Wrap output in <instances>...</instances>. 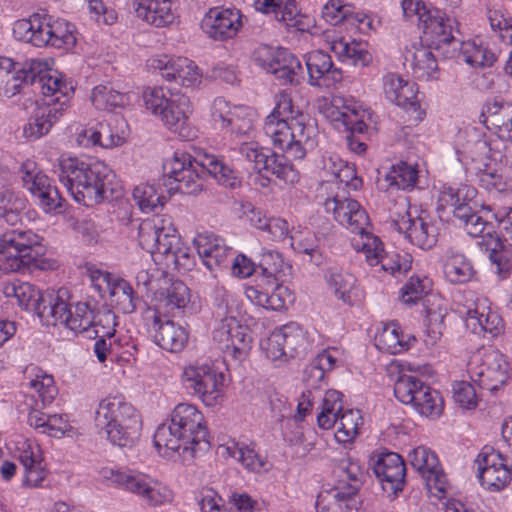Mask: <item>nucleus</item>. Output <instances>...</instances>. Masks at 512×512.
Returning a JSON list of instances; mask_svg holds the SVG:
<instances>
[{
	"mask_svg": "<svg viewBox=\"0 0 512 512\" xmlns=\"http://www.w3.org/2000/svg\"><path fill=\"white\" fill-rule=\"evenodd\" d=\"M477 196L475 187L468 184L451 186L443 184L438 190L436 208L438 213L450 211L460 221L468 235L481 238L479 245L489 252L495 273L506 279L512 271V251L504 247L495 224L488 220L490 207H485L480 215L474 212L471 203Z\"/></svg>",
	"mask_w": 512,
	"mask_h": 512,
	"instance_id": "1",
	"label": "nucleus"
},
{
	"mask_svg": "<svg viewBox=\"0 0 512 512\" xmlns=\"http://www.w3.org/2000/svg\"><path fill=\"white\" fill-rule=\"evenodd\" d=\"M53 171L79 204L90 205L117 199L123 194L122 181L104 161L62 154Z\"/></svg>",
	"mask_w": 512,
	"mask_h": 512,
	"instance_id": "2",
	"label": "nucleus"
},
{
	"mask_svg": "<svg viewBox=\"0 0 512 512\" xmlns=\"http://www.w3.org/2000/svg\"><path fill=\"white\" fill-rule=\"evenodd\" d=\"M453 147L466 173L475 176L490 193H506L510 184L503 174V153L497 142L474 126L460 128Z\"/></svg>",
	"mask_w": 512,
	"mask_h": 512,
	"instance_id": "3",
	"label": "nucleus"
},
{
	"mask_svg": "<svg viewBox=\"0 0 512 512\" xmlns=\"http://www.w3.org/2000/svg\"><path fill=\"white\" fill-rule=\"evenodd\" d=\"M274 103V108L264 119V134L274 148L294 159H303L316 145V125L295 108L288 90L276 94Z\"/></svg>",
	"mask_w": 512,
	"mask_h": 512,
	"instance_id": "4",
	"label": "nucleus"
},
{
	"mask_svg": "<svg viewBox=\"0 0 512 512\" xmlns=\"http://www.w3.org/2000/svg\"><path fill=\"white\" fill-rule=\"evenodd\" d=\"M154 446L160 456L169 460L191 458L198 450L207 449V429L204 416L190 403H180L171 413L170 422L157 427Z\"/></svg>",
	"mask_w": 512,
	"mask_h": 512,
	"instance_id": "5",
	"label": "nucleus"
},
{
	"mask_svg": "<svg viewBox=\"0 0 512 512\" xmlns=\"http://www.w3.org/2000/svg\"><path fill=\"white\" fill-rule=\"evenodd\" d=\"M204 170L222 186L235 188L240 184L237 172L217 156L204 154L196 160L178 150L164 165V185L169 193L196 195L203 189Z\"/></svg>",
	"mask_w": 512,
	"mask_h": 512,
	"instance_id": "6",
	"label": "nucleus"
},
{
	"mask_svg": "<svg viewBox=\"0 0 512 512\" xmlns=\"http://www.w3.org/2000/svg\"><path fill=\"white\" fill-rule=\"evenodd\" d=\"M39 86L43 103L24 126L27 139L36 140L49 133L52 126L60 120L70 105L74 94V84L58 70H47L40 76Z\"/></svg>",
	"mask_w": 512,
	"mask_h": 512,
	"instance_id": "7",
	"label": "nucleus"
},
{
	"mask_svg": "<svg viewBox=\"0 0 512 512\" xmlns=\"http://www.w3.org/2000/svg\"><path fill=\"white\" fill-rule=\"evenodd\" d=\"M318 112L338 131L348 132L346 138L349 151L363 155L367 145L357 139L354 134H364L368 123L373 121L374 113L363 102L353 96L335 94L330 97H320L316 101Z\"/></svg>",
	"mask_w": 512,
	"mask_h": 512,
	"instance_id": "8",
	"label": "nucleus"
},
{
	"mask_svg": "<svg viewBox=\"0 0 512 512\" xmlns=\"http://www.w3.org/2000/svg\"><path fill=\"white\" fill-rule=\"evenodd\" d=\"M95 423L107 439L119 447H131L139 439L142 420L136 408L121 393L103 397L95 411Z\"/></svg>",
	"mask_w": 512,
	"mask_h": 512,
	"instance_id": "9",
	"label": "nucleus"
},
{
	"mask_svg": "<svg viewBox=\"0 0 512 512\" xmlns=\"http://www.w3.org/2000/svg\"><path fill=\"white\" fill-rule=\"evenodd\" d=\"M259 265L263 275L255 285L246 287L245 295L255 306L266 310L282 311L293 303L292 291L281 283V278L290 270L282 255L274 250H263Z\"/></svg>",
	"mask_w": 512,
	"mask_h": 512,
	"instance_id": "10",
	"label": "nucleus"
},
{
	"mask_svg": "<svg viewBox=\"0 0 512 512\" xmlns=\"http://www.w3.org/2000/svg\"><path fill=\"white\" fill-rule=\"evenodd\" d=\"M140 246L150 254L165 255L179 271H190L195 257L188 246L181 242L170 216L160 215L143 220L138 229Z\"/></svg>",
	"mask_w": 512,
	"mask_h": 512,
	"instance_id": "11",
	"label": "nucleus"
},
{
	"mask_svg": "<svg viewBox=\"0 0 512 512\" xmlns=\"http://www.w3.org/2000/svg\"><path fill=\"white\" fill-rule=\"evenodd\" d=\"M99 475L107 485L134 495L151 508L171 505L175 500V491L168 483L137 469L103 467Z\"/></svg>",
	"mask_w": 512,
	"mask_h": 512,
	"instance_id": "12",
	"label": "nucleus"
},
{
	"mask_svg": "<svg viewBox=\"0 0 512 512\" xmlns=\"http://www.w3.org/2000/svg\"><path fill=\"white\" fill-rule=\"evenodd\" d=\"M142 97L146 110L171 133L183 140H191L197 136V130L189 122L193 109L188 96L172 92L164 86H156L146 88Z\"/></svg>",
	"mask_w": 512,
	"mask_h": 512,
	"instance_id": "13",
	"label": "nucleus"
},
{
	"mask_svg": "<svg viewBox=\"0 0 512 512\" xmlns=\"http://www.w3.org/2000/svg\"><path fill=\"white\" fill-rule=\"evenodd\" d=\"M215 300L226 316L213 331V341L226 359L237 363L245 361L251 352L253 336L249 328L241 325L233 315L238 306L237 297L224 287L215 290Z\"/></svg>",
	"mask_w": 512,
	"mask_h": 512,
	"instance_id": "14",
	"label": "nucleus"
},
{
	"mask_svg": "<svg viewBox=\"0 0 512 512\" xmlns=\"http://www.w3.org/2000/svg\"><path fill=\"white\" fill-rule=\"evenodd\" d=\"M43 239L31 230H13L0 238V268L5 273L49 267Z\"/></svg>",
	"mask_w": 512,
	"mask_h": 512,
	"instance_id": "15",
	"label": "nucleus"
},
{
	"mask_svg": "<svg viewBox=\"0 0 512 512\" xmlns=\"http://www.w3.org/2000/svg\"><path fill=\"white\" fill-rule=\"evenodd\" d=\"M432 279L426 275H413L402 286L400 299L406 305L423 301L425 312V344L434 346L441 339L444 330L446 306L444 300L431 293Z\"/></svg>",
	"mask_w": 512,
	"mask_h": 512,
	"instance_id": "16",
	"label": "nucleus"
},
{
	"mask_svg": "<svg viewBox=\"0 0 512 512\" xmlns=\"http://www.w3.org/2000/svg\"><path fill=\"white\" fill-rule=\"evenodd\" d=\"M467 372L472 381L495 392L511 378L512 366L502 351L487 346L471 353L467 362Z\"/></svg>",
	"mask_w": 512,
	"mask_h": 512,
	"instance_id": "17",
	"label": "nucleus"
},
{
	"mask_svg": "<svg viewBox=\"0 0 512 512\" xmlns=\"http://www.w3.org/2000/svg\"><path fill=\"white\" fill-rule=\"evenodd\" d=\"M181 380L185 389L206 406L217 405L224 394L225 374L209 361H196L184 367Z\"/></svg>",
	"mask_w": 512,
	"mask_h": 512,
	"instance_id": "18",
	"label": "nucleus"
},
{
	"mask_svg": "<svg viewBox=\"0 0 512 512\" xmlns=\"http://www.w3.org/2000/svg\"><path fill=\"white\" fill-rule=\"evenodd\" d=\"M49 303L50 308L46 310L48 324L62 325L75 334L83 333L86 337L92 338L91 327L95 311L88 302L70 303L68 291L61 288L51 294Z\"/></svg>",
	"mask_w": 512,
	"mask_h": 512,
	"instance_id": "19",
	"label": "nucleus"
},
{
	"mask_svg": "<svg viewBox=\"0 0 512 512\" xmlns=\"http://www.w3.org/2000/svg\"><path fill=\"white\" fill-rule=\"evenodd\" d=\"M146 66L164 81L192 91L198 90L206 79L203 69L186 56L155 54L147 59Z\"/></svg>",
	"mask_w": 512,
	"mask_h": 512,
	"instance_id": "20",
	"label": "nucleus"
},
{
	"mask_svg": "<svg viewBox=\"0 0 512 512\" xmlns=\"http://www.w3.org/2000/svg\"><path fill=\"white\" fill-rule=\"evenodd\" d=\"M257 118L254 108L232 104L223 97L215 98L210 105L212 125L230 137H249L254 131Z\"/></svg>",
	"mask_w": 512,
	"mask_h": 512,
	"instance_id": "21",
	"label": "nucleus"
},
{
	"mask_svg": "<svg viewBox=\"0 0 512 512\" xmlns=\"http://www.w3.org/2000/svg\"><path fill=\"white\" fill-rule=\"evenodd\" d=\"M6 448L23 467V486L28 488L43 487L48 471L43 451L37 441L23 434L15 433L6 440Z\"/></svg>",
	"mask_w": 512,
	"mask_h": 512,
	"instance_id": "22",
	"label": "nucleus"
},
{
	"mask_svg": "<svg viewBox=\"0 0 512 512\" xmlns=\"http://www.w3.org/2000/svg\"><path fill=\"white\" fill-rule=\"evenodd\" d=\"M381 92L387 102L401 108L414 123L424 120L426 109L415 82L397 72H386L381 77Z\"/></svg>",
	"mask_w": 512,
	"mask_h": 512,
	"instance_id": "23",
	"label": "nucleus"
},
{
	"mask_svg": "<svg viewBox=\"0 0 512 512\" xmlns=\"http://www.w3.org/2000/svg\"><path fill=\"white\" fill-rule=\"evenodd\" d=\"M246 161L258 171H267L287 185H295L300 181V173L283 154L271 152L258 142H242L234 148Z\"/></svg>",
	"mask_w": 512,
	"mask_h": 512,
	"instance_id": "24",
	"label": "nucleus"
},
{
	"mask_svg": "<svg viewBox=\"0 0 512 512\" xmlns=\"http://www.w3.org/2000/svg\"><path fill=\"white\" fill-rule=\"evenodd\" d=\"M481 487L490 492L502 491L512 479L510 459L491 446H484L475 459Z\"/></svg>",
	"mask_w": 512,
	"mask_h": 512,
	"instance_id": "25",
	"label": "nucleus"
},
{
	"mask_svg": "<svg viewBox=\"0 0 512 512\" xmlns=\"http://www.w3.org/2000/svg\"><path fill=\"white\" fill-rule=\"evenodd\" d=\"M460 313L466 327L474 334L497 336L504 331V321L496 307L486 297L470 293Z\"/></svg>",
	"mask_w": 512,
	"mask_h": 512,
	"instance_id": "26",
	"label": "nucleus"
},
{
	"mask_svg": "<svg viewBox=\"0 0 512 512\" xmlns=\"http://www.w3.org/2000/svg\"><path fill=\"white\" fill-rule=\"evenodd\" d=\"M408 458L412 467L424 478L430 494L439 500L445 498L450 485L435 452L419 446L409 452Z\"/></svg>",
	"mask_w": 512,
	"mask_h": 512,
	"instance_id": "27",
	"label": "nucleus"
},
{
	"mask_svg": "<svg viewBox=\"0 0 512 512\" xmlns=\"http://www.w3.org/2000/svg\"><path fill=\"white\" fill-rule=\"evenodd\" d=\"M243 14L235 7H212L202 18L201 29L215 41L234 38L243 27Z\"/></svg>",
	"mask_w": 512,
	"mask_h": 512,
	"instance_id": "28",
	"label": "nucleus"
},
{
	"mask_svg": "<svg viewBox=\"0 0 512 512\" xmlns=\"http://www.w3.org/2000/svg\"><path fill=\"white\" fill-rule=\"evenodd\" d=\"M47 65V62L39 58H31L25 62L22 71H16L12 59L0 57V95L14 96L20 91L24 81L40 78L48 70Z\"/></svg>",
	"mask_w": 512,
	"mask_h": 512,
	"instance_id": "29",
	"label": "nucleus"
},
{
	"mask_svg": "<svg viewBox=\"0 0 512 512\" xmlns=\"http://www.w3.org/2000/svg\"><path fill=\"white\" fill-rule=\"evenodd\" d=\"M395 226L410 243L423 250L431 249L437 242L438 229L426 212L414 215L407 211L395 220Z\"/></svg>",
	"mask_w": 512,
	"mask_h": 512,
	"instance_id": "30",
	"label": "nucleus"
},
{
	"mask_svg": "<svg viewBox=\"0 0 512 512\" xmlns=\"http://www.w3.org/2000/svg\"><path fill=\"white\" fill-rule=\"evenodd\" d=\"M420 27L425 37L437 48L452 45L453 50L458 48L459 40L454 36L458 32V22L454 17L448 16L444 11L433 7L422 16Z\"/></svg>",
	"mask_w": 512,
	"mask_h": 512,
	"instance_id": "31",
	"label": "nucleus"
},
{
	"mask_svg": "<svg viewBox=\"0 0 512 512\" xmlns=\"http://www.w3.org/2000/svg\"><path fill=\"white\" fill-rule=\"evenodd\" d=\"M324 40L337 59L344 64L366 68L373 63V55L367 42L356 39L346 40L335 31H326Z\"/></svg>",
	"mask_w": 512,
	"mask_h": 512,
	"instance_id": "32",
	"label": "nucleus"
},
{
	"mask_svg": "<svg viewBox=\"0 0 512 512\" xmlns=\"http://www.w3.org/2000/svg\"><path fill=\"white\" fill-rule=\"evenodd\" d=\"M324 206L325 210L332 213L335 220L351 233L354 234L369 229L368 213L356 200L337 196L328 198Z\"/></svg>",
	"mask_w": 512,
	"mask_h": 512,
	"instance_id": "33",
	"label": "nucleus"
},
{
	"mask_svg": "<svg viewBox=\"0 0 512 512\" xmlns=\"http://www.w3.org/2000/svg\"><path fill=\"white\" fill-rule=\"evenodd\" d=\"M193 245L203 265L210 271L228 267L229 258L234 254L225 240L212 232L198 233Z\"/></svg>",
	"mask_w": 512,
	"mask_h": 512,
	"instance_id": "34",
	"label": "nucleus"
},
{
	"mask_svg": "<svg viewBox=\"0 0 512 512\" xmlns=\"http://www.w3.org/2000/svg\"><path fill=\"white\" fill-rule=\"evenodd\" d=\"M372 469L385 492L397 494L403 490L406 467L399 454L394 452L379 454L372 463Z\"/></svg>",
	"mask_w": 512,
	"mask_h": 512,
	"instance_id": "35",
	"label": "nucleus"
},
{
	"mask_svg": "<svg viewBox=\"0 0 512 512\" xmlns=\"http://www.w3.org/2000/svg\"><path fill=\"white\" fill-rule=\"evenodd\" d=\"M56 291H46L42 293L33 284L22 281H13L4 287V294L8 298H15L18 305L26 311L37 314L41 319L48 318L50 308V297Z\"/></svg>",
	"mask_w": 512,
	"mask_h": 512,
	"instance_id": "36",
	"label": "nucleus"
},
{
	"mask_svg": "<svg viewBox=\"0 0 512 512\" xmlns=\"http://www.w3.org/2000/svg\"><path fill=\"white\" fill-rule=\"evenodd\" d=\"M305 62L311 86L331 88L342 81V70L334 66L329 54L314 50L305 55Z\"/></svg>",
	"mask_w": 512,
	"mask_h": 512,
	"instance_id": "37",
	"label": "nucleus"
},
{
	"mask_svg": "<svg viewBox=\"0 0 512 512\" xmlns=\"http://www.w3.org/2000/svg\"><path fill=\"white\" fill-rule=\"evenodd\" d=\"M318 168L323 182H337L351 190H358L362 186V179L357 176L355 167L336 153L325 152Z\"/></svg>",
	"mask_w": 512,
	"mask_h": 512,
	"instance_id": "38",
	"label": "nucleus"
},
{
	"mask_svg": "<svg viewBox=\"0 0 512 512\" xmlns=\"http://www.w3.org/2000/svg\"><path fill=\"white\" fill-rule=\"evenodd\" d=\"M218 451L223 457L235 459L249 472L260 474L270 468L266 457L258 453L253 442L228 439L218 446Z\"/></svg>",
	"mask_w": 512,
	"mask_h": 512,
	"instance_id": "39",
	"label": "nucleus"
},
{
	"mask_svg": "<svg viewBox=\"0 0 512 512\" xmlns=\"http://www.w3.org/2000/svg\"><path fill=\"white\" fill-rule=\"evenodd\" d=\"M132 7L138 19L157 28L168 27L178 18L172 0H133Z\"/></svg>",
	"mask_w": 512,
	"mask_h": 512,
	"instance_id": "40",
	"label": "nucleus"
},
{
	"mask_svg": "<svg viewBox=\"0 0 512 512\" xmlns=\"http://www.w3.org/2000/svg\"><path fill=\"white\" fill-rule=\"evenodd\" d=\"M152 330L154 342L172 353L181 352L189 340V332L185 326L172 320L163 321L161 315L153 314Z\"/></svg>",
	"mask_w": 512,
	"mask_h": 512,
	"instance_id": "41",
	"label": "nucleus"
},
{
	"mask_svg": "<svg viewBox=\"0 0 512 512\" xmlns=\"http://www.w3.org/2000/svg\"><path fill=\"white\" fill-rule=\"evenodd\" d=\"M405 62L418 80H437L440 75L437 59L430 46L412 43L405 52Z\"/></svg>",
	"mask_w": 512,
	"mask_h": 512,
	"instance_id": "42",
	"label": "nucleus"
},
{
	"mask_svg": "<svg viewBox=\"0 0 512 512\" xmlns=\"http://www.w3.org/2000/svg\"><path fill=\"white\" fill-rule=\"evenodd\" d=\"M153 293L154 314H174L177 310H183L190 302V290L181 281L167 283Z\"/></svg>",
	"mask_w": 512,
	"mask_h": 512,
	"instance_id": "43",
	"label": "nucleus"
},
{
	"mask_svg": "<svg viewBox=\"0 0 512 512\" xmlns=\"http://www.w3.org/2000/svg\"><path fill=\"white\" fill-rule=\"evenodd\" d=\"M484 123L499 139L512 141V103L493 101L485 105L482 111Z\"/></svg>",
	"mask_w": 512,
	"mask_h": 512,
	"instance_id": "44",
	"label": "nucleus"
},
{
	"mask_svg": "<svg viewBox=\"0 0 512 512\" xmlns=\"http://www.w3.org/2000/svg\"><path fill=\"white\" fill-rule=\"evenodd\" d=\"M325 278L329 289L342 303L354 305L362 299V289L353 274L344 270L330 269Z\"/></svg>",
	"mask_w": 512,
	"mask_h": 512,
	"instance_id": "45",
	"label": "nucleus"
},
{
	"mask_svg": "<svg viewBox=\"0 0 512 512\" xmlns=\"http://www.w3.org/2000/svg\"><path fill=\"white\" fill-rule=\"evenodd\" d=\"M444 278L451 284H466L476 278L472 261L463 253L448 249L442 258Z\"/></svg>",
	"mask_w": 512,
	"mask_h": 512,
	"instance_id": "46",
	"label": "nucleus"
},
{
	"mask_svg": "<svg viewBox=\"0 0 512 512\" xmlns=\"http://www.w3.org/2000/svg\"><path fill=\"white\" fill-rule=\"evenodd\" d=\"M26 373L28 379L26 387L29 389L31 404L35 401H38L41 406L51 404L58 394L53 376L35 366L27 368Z\"/></svg>",
	"mask_w": 512,
	"mask_h": 512,
	"instance_id": "47",
	"label": "nucleus"
},
{
	"mask_svg": "<svg viewBox=\"0 0 512 512\" xmlns=\"http://www.w3.org/2000/svg\"><path fill=\"white\" fill-rule=\"evenodd\" d=\"M415 337L404 333L398 323L384 324L375 335V346L389 354H400L412 347Z\"/></svg>",
	"mask_w": 512,
	"mask_h": 512,
	"instance_id": "48",
	"label": "nucleus"
},
{
	"mask_svg": "<svg viewBox=\"0 0 512 512\" xmlns=\"http://www.w3.org/2000/svg\"><path fill=\"white\" fill-rule=\"evenodd\" d=\"M43 31L46 41L45 45H51L56 48L70 49L76 43V28L65 19L54 18L44 14Z\"/></svg>",
	"mask_w": 512,
	"mask_h": 512,
	"instance_id": "49",
	"label": "nucleus"
},
{
	"mask_svg": "<svg viewBox=\"0 0 512 512\" xmlns=\"http://www.w3.org/2000/svg\"><path fill=\"white\" fill-rule=\"evenodd\" d=\"M315 507L316 512H358L359 502L351 492L333 487L319 492Z\"/></svg>",
	"mask_w": 512,
	"mask_h": 512,
	"instance_id": "50",
	"label": "nucleus"
},
{
	"mask_svg": "<svg viewBox=\"0 0 512 512\" xmlns=\"http://www.w3.org/2000/svg\"><path fill=\"white\" fill-rule=\"evenodd\" d=\"M418 173L415 165L399 162L383 174L379 173L378 186L384 190L412 189L417 183Z\"/></svg>",
	"mask_w": 512,
	"mask_h": 512,
	"instance_id": "51",
	"label": "nucleus"
},
{
	"mask_svg": "<svg viewBox=\"0 0 512 512\" xmlns=\"http://www.w3.org/2000/svg\"><path fill=\"white\" fill-rule=\"evenodd\" d=\"M255 10L287 26H299L295 0H253Z\"/></svg>",
	"mask_w": 512,
	"mask_h": 512,
	"instance_id": "52",
	"label": "nucleus"
},
{
	"mask_svg": "<svg viewBox=\"0 0 512 512\" xmlns=\"http://www.w3.org/2000/svg\"><path fill=\"white\" fill-rule=\"evenodd\" d=\"M97 148L114 149L124 145L128 139L129 126L126 120L112 117L103 122H97Z\"/></svg>",
	"mask_w": 512,
	"mask_h": 512,
	"instance_id": "53",
	"label": "nucleus"
},
{
	"mask_svg": "<svg viewBox=\"0 0 512 512\" xmlns=\"http://www.w3.org/2000/svg\"><path fill=\"white\" fill-rule=\"evenodd\" d=\"M90 101L96 110L112 112L128 106L131 97L128 93L115 90L112 84L103 83L91 90Z\"/></svg>",
	"mask_w": 512,
	"mask_h": 512,
	"instance_id": "54",
	"label": "nucleus"
},
{
	"mask_svg": "<svg viewBox=\"0 0 512 512\" xmlns=\"http://www.w3.org/2000/svg\"><path fill=\"white\" fill-rule=\"evenodd\" d=\"M464 61L475 68L490 67L496 61L495 52L482 38L475 37L467 41H459Z\"/></svg>",
	"mask_w": 512,
	"mask_h": 512,
	"instance_id": "55",
	"label": "nucleus"
},
{
	"mask_svg": "<svg viewBox=\"0 0 512 512\" xmlns=\"http://www.w3.org/2000/svg\"><path fill=\"white\" fill-rule=\"evenodd\" d=\"M363 426L364 417L361 410L343 408L335 426V440L342 445L352 444L360 435Z\"/></svg>",
	"mask_w": 512,
	"mask_h": 512,
	"instance_id": "56",
	"label": "nucleus"
},
{
	"mask_svg": "<svg viewBox=\"0 0 512 512\" xmlns=\"http://www.w3.org/2000/svg\"><path fill=\"white\" fill-rule=\"evenodd\" d=\"M27 204L28 200L22 193L8 188L0 189V219L7 224H18Z\"/></svg>",
	"mask_w": 512,
	"mask_h": 512,
	"instance_id": "57",
	"label": "nucleus"
},
{
	"mask_svg": "<svg viewBox=\"0 0 512 512\" xmlns=\"http://www.w3.org/2000/svg\"><path fill=\"white\" fill-rule=\"evenodd\" d=\"M343 408L342 394L337 390L326 391L318 408V427L322 430L335 428Z\"/></svg>",
	"mask_w": 512,
	"mask_h": 512,
	"instance_id": "58",
	"label": "nucleus"
},
{
	"mask_svg": "<svg viewBox=\"0 0 512 512\" xmlns=\"http://www.w3.org/2000/svg\"><path fill=\"white\" fill-rule=\"evenodd\" d=\"M337 471L340 482L336 487L344 488V492H351L356 497L365 477L364 465L357 459L346 457L340 460Z\"/></svg>",
	"mask_w": 512,
	"mask_h": 512,
	"instance_id": "59",
	"label": "nucleus"
},
{
	"mask_svg": "<svg viewBox=\"0 0 512 512\" xmlns=\"http://www.w3.org/2000/svg\"><path fill=\"white\" fill-rule=\"evenodd\" d=\"M44 14L35 13L29 18L19 19L13 24V35L16 39L29 42L37 47L44 46L45 34L43 31Z\"/></svg>",
	"mask_w": 512,
	"mask_h": 512,
	"instance_id": "60",
	"label": "nucleus"
},
{
	"mask_svg": "<svg viewBox=\"0 0 512 512\" xmlns=\"http://www.w3.org/2000/svg\"><path fill=\"white\" fill-rule=\"evenodd\" d=\"M351 244L357 252L364 254L366 262L370 266L379 265L383 254L384 247L381 240L368 229L364 231L354 233Z\"/></svg>",
	"mask_w": 512,
	"mask_h": 512,
	"instance_id": "61",
	"label": "nucleus"
},
{
	"mask_svg": "<svg viewBox=\"0 0 512 512\" xmlns=\"http://www.w3.org/2000/svg\"><path fill=\"white\" fill-rule=\"evenodd\" d=\"M289 238L294 251L312 256L324 241L325 234L316 233L306 226H298L291 230Z\"/></svg>",
	"mask_w": 512,
	"mask_h": 512,
	"instance_id": "62",
	"label": "nucleus"
},
{
	"mask_svg": "<svg viewBox=\"0 0 512 512\" xmlns=\"http://www.w3.org/2000/svg\"><path fill=\"white\" fill-rule=\"evenodd\" d=\"M423 389L410 406L422 416L438 418L444 410V400L440 392L428 384Z\"/></svg>",
	"mask_w": 512,
	"mask_h": 512,
	"instance_id": "63",
	"label": "nucleus"
},
{
	"mask_svg": "<svg viewBox=\"0 0 512 512\" xmlns=\"http://www.w3.org/2000/svg\"><path fill=\"white\" fill-rule=\"evenodd\" d=\"M132 197L143 213H150L162 207L166 199L156 185L149 183L137 185L133 189Z\"/></svg>",
	"mask_w": 512,
	"mask_h": 512,
	"instance_id": "64",
	"label": "nucleus"
}]
</instances>
